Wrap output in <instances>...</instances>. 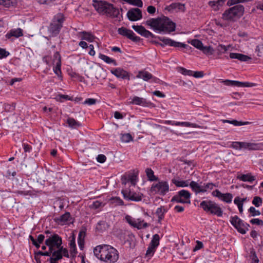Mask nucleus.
Instances as JSON below:
<instances>
[{
    "label": "nucleus",
    "instance_id": "1",
    "mask_svg": "<svg viewBox=\"0 0 263 263\" xmlns=\"http://www.w3.org/2000/svg\"><path fill=\"white\" fill-rule=\"evenodd\" d=\"M93 253L97 258L106 263H115L119 257L118 251L107 245L97 246L93 249Z\"/></svg>",
    "mask_w": 263,
    "mask_h": 263
},
{
    "label": "nucleus",
    "instance_id": "2",
    "mask_svg": "<svg viewBox=\"0 0 263 263\" xmlns=\"http://www.w3.org/2000/svg\"><path fill=\"white\" fill-rule=\"evenodd\" d=\"M146 24L159 32L170 33L176 28V24L165 16L151 18L146 22Z\"/></svg>",
    "mask_w": 263,
    "mask_h": 263
},
{
    "label": "nucleus",
    "instance_id": "3",
    "mask_svg": "<svg viewBox=\"0 0 263 263\" xmlns=\"http://www.w3.org/2000/svg\"><path fill=\"white\" fill-rule=\"evenodd\" d=\"M93 7L95 10L101 15H105L107 17L119 18L120 20V10L110 3L105 1H93Z\"/></svg>",
    "mask_w": 263,
    "mask_h": 263
},
{
    "label": "nucleus",
    "instance_id": "4",
    "mask_svg": "<svg viewBox=\"0 0 263 263\" xmlns=\"http://www.w3.org/2000/svg\"><path fill=\"white\" fill-rule=\"evenodd\" d=\"M64 20V15L61 13L57 14L53 17L48 29L50 36H55L59 34Z\"/></svg>",
    "mask_w": 263,
    "mask_h": 263
},
{
    "label": "nucleus",
    "instance_id": "5",
    "mask_svg": "<svg viewBox=\"0 0 263 263\" xmlns=\"http://www.w3.org/2000/svg\"><path fill=\"white\" fill-rule=\"evenodd\" d=\"M200 207L206 213L221 217L223 211L219 205L212 200H204L200 203Z\"/></svg>",
    "mask_w": 263,
    "mask_h": 263
},
{
    "label": "nucleus",
    "instance_id": "6",
    "mask_svg": "<svg viewBox=\"0 0 263 263\" xmlns=\"http://www.w3.org/2000/svg\"><path fill=\"white\" fill-rule=\"evenodd\" d=\"M230 222L238 232L242 234H246L249 230V224L245 222L236 215L231 217Z\"/></svg>",
    "mask_w": 263,
    "mask_h": 263
},
{
    "label": "nucleus",
    "instance_id": "7",
    "mask_svg": "<svg viewBox=\"0 0 263 263\" xmlns=\"http://www.w3.org/2000/svg\"><path fill=\"white\" fill-rule=\"evenodd\" d=\"M150 191L152 193L164 196L168 192L169 185L166 181H159L157 183L152 184Z\"/></svg>",
    "mask_w": 263,
    "mask_h": 263
},
{
    "label": "nucleus",
    "instance_id": "8",
    "mask_svg": "<svg viewBox=\"0 0 263 263\" xmlns=\"http://www.w3.org/2000/svg\"><path fill=\"white\" fill-rule=\"evenodd\" d=\"M45 244L48 247L50 251L58 250L60 249V247L62 246V238L58 234H54L46 239Z\"/></svg>",
    "mask_w": 263,
    "mask_h": 263
},
{
    "label": "nucleus",
    "instance_id": "9",
    "mask_svg": "<svg viewBox=\"0 0 263 263\" xmlns=\"http://www.w3.org/2000/svg\"><path fill=\"white\" fill-rule=\"evenodd\" d=\"M190 193L184 190L180 191L178 194L174 196L171 201H176L178 203H190Z\"/></svg>",
    "mask_w": 263,
    "mask_h": 263
},
{
    "label": "nucleus",
    "instance_id": "10",
    "mask_svg": "<svg viewBox=\"0 0 263 263\" xmlns=\"http://www.w3.org/2000/svg\"><path fill=\"white\" fill-rule=\"evenodd\" d=\"M126 221L132 227L140 230L148 227V223L144 222V220L140 218L135 219L130 216L127 215L125 217Z\"/></svg>",
    "mask_w": 263,
    "mask_h": 263
},
{
    "label": "nucleus",
    "instance_id": "11",
    "mask_svg": "<svg viewBox=\"0 0 263 263\" xmlns=\"http://www.w3.org/2000/svg\"><path fill=\"white\" fill-rule=\"evenodd\" d=\"M158 39L163 43V44H160L162 47H163L164 45H169L170 46L175 47L183 48L186 49L188 48H191V47H190L187 44L178 42L168 38H165L164 37H159Z\"/></svg>",
    "mask_w": 263,
    "mask_h": 263
},
{
    "label": "nucleus",
    "instance_id": "12",
    "mask_svg": "<svg viewBox=\"0 0 263 263\" xmlns=\"http://www.w3.org/2000/svg\"><path fill=\"white\" fill-rule=\"evenodd\" d=\"M124 198L128 200L140 201L142 200L143 195L132 191L130 189H125L122 191Z\"/></svg>",
    "mask_w": 263,
    "mask_h": 263
},
{
    "label": "nucleus",
    "instance_id": "13",
    "mask_svg": "<svg viewBox=\"0 0 263 263\" xmlns=\"http://www.w3.org/2000/svg\"><path fill=\"white\" fill-rule=\"evenodd\" d=\"M118 32L119 34L127 37L133 42H138L140 40V37L136 36L132 30L126 28H120L118 29Z\"/></svg>",
    "mask_w": 263,
    "mask_h": 263
},
{
    "label": "nucleus",
    "instance_id": "14",
    "mask_svg": "<svg viewBox=\"0 0 263 263\" xmlns=\"http://www.w3.org/2000/svg\"><path fill=\"white\" fill-rule=\"evenodd\" d=\"M127 16L131 21H137L142 17V11L137 8H132L127 13Z\"/></svg>",
    "mask_w": 263,
    "mask_h": 263
},
{
    "label": "nucleus",
    "instance_id": "15",
    "mask_svg": "<svg viewBox=\"0 0 263 263\" xmlns=\"http://www.w3.org/2000/svg\"><path fill=\"white\" fill-rule=\"evenodd\" d=\"M242 149L248 151H262L263 142L254 143L242 142Z\"/></svg>",
    "mask_w": 263,
    "mask_h": 263
},
{
    "label": "nucleus",
    "instance_id": "16",
    "mask_svg": "<svg viewBox=\"0 0 263 263\" xmlns=\"http://www.w3.org/2000/svg\"><path fill=\"white\" fill-rule=\"evenodd\" d=\"M111 73L116 77L123 80H130L129 73L121 68H114L111 70Z\"/></svg>",
    "mask_w": 263,
    "mask_h": 263
},
{
    "label": "nucleus",
    "instance_id": "17",
    "mask_svg": "<svg viewBox=\"0 0 263 263\" xmlns=\"http://www.w3.org/2000/svg\"><path fill=\"white\" fill-rule=\"evenodd\" d=\"M212 194L213 196H215L227 203H231L233 198L231 193L222 194L218 190L214 191Z\"/></svg>",
    "mask_w": 263,
    "mask_h": 263
},
{
    "label": "nucleus",
    "instance_id": "18",
    "mask_svg": "<svg viewBox=\"0 0 263 263\" xmlns=\"http://www.w3.org/2000/svg\"><path fill=\"white\" fill-rule=\"evenodd\" d=\"M132 28L139 34L145 37H154V35L141 25H133Z\"/></svg>",
    "mask_w": 263,
    "mask_h": 263
},
{
    "label": "nucleus",
    "instance_id": "19",
    "mask_svg": "<svg viewBox=\"0 0 263 263\" xmlns=\"http://www.w3.org/2000/svg\"><path fill=\"white\" fill-rule=\"evenodd\" d=\"M236 179L243 182L252 183L255 180L256 177L251 173L245 174L240 172H238L237 173Z\"/></svg>",
    "mask_w": 263,
    "mask_h": 263
},
{
    "label": "nucleus",
    "instance_id": "20",
    "mask_svg": "<svg viewBox=\"0 0 263 263\" xmlns=\"http://www.w3.org/2000/svg\"><path fill=\"white\" fill-rule=\"evenodd\" d=\"M136 77L137 78L142 79L145 81L152 79L154 82H156L158 80L157 78L154 77L151 73L145 70L139 71Z\"/></svg>",
    "mask_w": 263,
    "mask_h": 263
},
{
    "label": "nucleus",
    "instance_id": "21",
    "mask_svg": "<svg viewBox=\"0 0 263 263\" xmlns=\"http://www.w3.org/2000/svg\"><path fill=\"white\" fill-rule=\"evenodd\" d=\"M165 10L170 12H173L174 11L176 12L185 11V6L184 4L179 3H172L170 5L167 6L165 8Z\"/></svg>",
    "mask_w": 263,
    "mask_h": 263
},
{
    "label": "nucleus",
    "instance_id": "22",
    "mask_svg": "<svg viewBox=\"0 0 263 263\" xmlns=\"http://www.w3.org/2000/svg\"><path fill=\"white\" fill-rule=\"evenodd\" d=\"M22 36H23V30L20 28L11 29L6 34V38L8 39L12 36L18 38Z\"/></svg>",
    "mask_w": 263,
    "mask_h": 263
},
{
    "label": "nucleus",
    "instance_id": "23",
    "mask_svg": "<svg viewBox=\"0 0 263 263\" xmlns=\"http://www.w3.org/2000/svg\"><path fill=\"white\" fill-rule=\"evenodd\" d=\"M70 217V213L67 212L60 217L56 218L55 221L59 224L63 225L66 224L69 220Z\"/></svg>",
    "mask_w": 263,
    "mask_h": 263
},
{
    "label": "nucleus",
    "instance_id": "24",
    "mask_svg": "<svg viewBox=\"0 0 263 263\" xmlns=\"http://www.w3.org/2000/svg\"><path fill=\"white\" fill-rule=\"evenodd\" d=\"M226 2V0H217L216 1H210L208 3L209 5L215 11L219 9V7L222 6Z\"/></svg>",
    "mask_w": 263,
    "mask_h": 263
},
{
    "label": "nucleus",
    "instance_id": "25",
    "mask_svg": "<svg viewBox=\"0 0 263 263\" xmlns=\"http://www.w3.org/2000/svg\"><path fill=\"white\" fill-rule=\"evenodd\" d=\"M230 58L231 59H238L239 61L243 62L247 61L251 59L247 55L237 53H231L230 54Z\"/></svg>",
    "mask_w": 263,
    "mask_h": 263
},
{
    "label": "nucleus",
    "instance_id": "26",
    "mask_svg": "<svg viewBox=\"0 0 263 263\" xmlns=\"http://www.w3.org/2000/svg\"><path fill=\"white\" fill-rule=\"evenodd\" d=\"M189 185L192 188V190L194 191L196 193L205 192V190L202 189V186L199 185V184L195 181H191L190 183H189Z\"/></svg>",
    "mask_w": 263,
    "mask_h": 263
},
{
    "label": "nucleus",
    "instance_id": "27",
    "mask_svg": "<svg viewBox=\"0 0 263 263\" xmlns=\"http://www.w3.org/2000/svg\"><path fill=\"white\" fill-rule=\"evenodd\" d=\"M130 103L135 105L145 106L147 104V102L145 99L135 96L132 99Z\"/></svg>",
    "mask_w": 263,
    "mask_h": 263
},
{
    "label": "nucleus",
    "instance_id": "28",
    "mask_svg": "<svg viewBox=\"0 0 263 263\" xmlns=\"http://www.w3.org/2000/svg\"><path fill=\"white\" fill-rule=\"evenodd\" d=\"M167 212L166 208L164 206H161L158 208L156 212V214L158 217V222H160L161 221L164 217V214Z\"/></svg>",
    "mask_w": 263,
    "mask_h": 263
},
{
    "label": "nucleus",
    "instance_id": "29",
    "mask_svg": "<svg viewBox=\"0 0 263 263\" xmlns=\"http://www.w3.org/2000/svg\"><path fill=\"white\" fill-rule=\"evenodd\" d=\"M62 258V255L60 253V251L58 249L52 252V256L48 260L49 261L57 262Z\"/></svg>",
    "mask_w": 263,
    "mask_h": 263
},
{
    "label": "nucleus",
    "instance_id": "30",
    "mask_svg": "<svg viewBox=\"0 0 263 263\" xmlns=\"http://www.w3.org/2000/svg\"><path fill=\"white\" fill-rule=\"evenodd\" d=\"M172 182L177 187H186L189 185V180H179L174 178L172 180Z\"/></svg>",
    "mask_w": 263,
    "mask_h": 263
},
{
    "label": "nucleus",
    "instance_id": "31",
    "mask_svg": "<svg viewBox=\"0 0 263 263\" xmlns=\"http://www.w3.org/2000/svg\"><path fill=\"white\" fill-rule=\"evenodd\" d=\"M145 173L149 181H153L158 180V177L154 175V172L151 168H147L145 170Z\"/></svg>",
    "mask_w": 263,
    "mask_h": 263
},
{
    "label": "nucleus",
    "instance_id": "32",
    "mask_svg": "<svg viewBox=\"0 0 263 263\" xmlns=\"http://www.w3.org/2000/svg\"><path fill=\"white\" fill-rule=\"evenodd\" d=\"M67 123L70 127L74 128L79 127L81 125V124L78 121H76L74 119L70 117L68 118L67 120Z\"/></svg>",
    "mask_w": 263,
    "mask_h": 263
},
{
    "label": "nucleus",
    "instance_id": "33",
    "mask_svg": "<svg viewBox=\"0 0 263 263\" xmlns=\"http://www.w3.org/2000/svg\"><path fill=\"white\" fill-rule=\"evenodd\" d=\"M81 33L82 34V36L81 37L82 40H86L88 42H91L95 39V37L90 33L83 31Z\"/></svg>",
    "mask_w": 263,
    "mask_h": 263
},
{
    "label": "nucleus",
    "instance_id": "34",
    "mask_svg": "<svg viewBox=\"0 0 263 263\" xmlns=\"http://www.w3.org/2000/svg\"><path fill=\"white\" fill-rule=\"evenodd\" d=\"M99 58L105 62L107 64L112 63L114 65L116 66L117 65L116 61L110 58L109 57H107L103 54H100L99 55Z\"/></svg>",
    "mask_w": 263,
    "mask_h": 263
},
{
    "label": "nucleus",
    "instance_id": "35",
    "mask_svg": "<svg viewBox=\"0 0 263 263\" xmlns=\"http://www.w3.org/2000/svg\"><path fill=\"white\" fill-rule=\"evenodd\" d=\"M249 257L251 259V263L259 262V259L256 255L255 250L253 248L250 249Z\"/></svg>",
    "mask_w": 263,
    "mask_h": 263
},
{
    "label": "nucleus",
    "instance_id": "36",
    "mask_svg": "<svg viewBox=\"0 0 263 263\" xmlns=\"http://www.w3.org/2000/svg\"><path fill=\"white\" fill-rule=\"evenodd\" d=\"M16 4V0H0V5H3L7 8L13 6Z\"/></svg>",
    "mask_w": 263,
    "mask_h": 263
},
{
    "label": "nucleus",
    "instance_id": "37",
    "mask_svg": "<svg viewBox=\"0 0 263 263\" xmlns=\"http://www.w3.org/2000/svg\"><path fill=\"white\" fill-rule=\"evenodd\" d=\"M84 237H85V232H84L83 231L80 232V233L79 234L78 241V244L80 247V248L81 250H82L84 247Z\"/></svg>",
    "mask_w": 263,
    "mask_h": 263
},
{
    "label": "nucleus",
    "instance_id": "38",
    "mask_svg": "<svg viewBox=\"0 0 263 263\" xmlns=\"http://www.w3.org/2000/svg\"><path fill=\"white\" fill-rule=\"evenodd\" d=\"M55 67H53V71L57 75V76L59 78V79L62 80V72L61 70V63H55Z\"/></svg>",
    "mask_w": 263,
    "mask_h": 263
},
{
    "label": "nucleus",
    "instance_id": "39",
    "mask_svg": "<svg viewBox=\"0 0 263 263\" xmlns=\"http://www.w3.org/2000/svg\"><path fill=\"white\" fill-rule=\"evenodd\" d=\"M159 241H160V237L158 234H155L153 235L152 239L150 242V245H151L152 246L156 247L157 248V247L159 245Z\"/></svg>",
    "mask_w": 263,
    "mask_h": 263
},
{
    "label": "nucleus",
    "instance_id": "40",
    "mask_svg": "<svg viewBox=\"0 0 263 263\" xmlns=\"http://www.w3.org/2000/svg\"><path fill=\"white\" fill-rule=\"evenodd\" d=\"M190 43L193 46L199 49L200 50H201L203 46L202 42L198 39H194L192 40Z\"/></svg>",
    "mask_w": 263,
    "mask_h": 263
},
{
    "label": "nucleus",
    "instance_id": "41",
    "mask_svg": "<svg viewBox=\"0 0 263 263\" xmlns=\"http://www.w3.org/2000/svg\"><path fill=\"white\" fill-rule=\"evenodd\" d=\"M201 51H202L204 54L206 55H212L214 51L213 48L210 46H203L202 48L201 49Z\"/></svg>",
    "mask_w": 263,
    "mask_h": 263
},
{
    "label": "nucleus",
    "instance_id": "42",
    "mask_svg": "<svg viewBox=\"0 0 263 263\" xmlns=\"http://www.w3.org/2000/svg\"><path fill=\"white\" fill-rule=\"evenodd\" d=\"M176 126H182L185 127H197V125L195 123H191L187 122H176Z\"/></svg>",
    "mask_w": 263,
    "mask_h": 263
},
{
    "label": "nucleus",
    "instance_id": "43",
    "mask_svg": "<svg viewBox=\"0 0 263 263\" xmlns=\"http://www.w3.org/2000/svg\"><path fill=\"white\" fill-rule=\"evenodd\" d=\"M156 249L157 247L152 246L151 245L149 244L146 252V256L148 257H152V256H153L154 253L156 250Z\"/></svg>",
    "mask_w": 263,
    "mask_h": 263
},
{
    "label": "nucleus",
    "instance_id": "44",
    "mask_svg": "<svg viewBox=\"0 0 263 263\" xmlns=\"http://www.w3.org/2000/svg\"><path fill=\"white\" fill-rule=\"evenodd\" d=\"M121 140L123 142H129L133 140V137L130 134H124L121 135Z\"/></svg>",
    "mask_w": 263,
    "mask_h": 263
},
{
    "label": "nucleus",
    "instance_id": "45",
    "mask_svg": "<svg viewBox=\"0 0 263 263\" xmlns=\"http://www.w3.org/2000/svg\"><path fill=\"white\" fill-rule=\"evenodd\" d=\"M70 253L73 256L76 255L77 253V249L75 243L74 238H72V239L70 242Z\"/></svg>",
    "mask_w": 263,
    "mask_h": 263
},
{
    "label": "nucleus",
    "instance_id": "46",
    "mask_svg": "<svg viewBox=\"0 0 263 263\" xmlns=\"http://www.w3.org/2000/svg\"><path fill=\"white\" fill-rule=\"evenodd\" d=\"M256 84L250 82H241L238 81V83L237 84V87H251L255 86Z\"/></svg>",
    "mask_w": 263,
    "mask_h": 263
},
{
    "label": "nucleus",
    "instance_id": "47",
    "mask_svg": "<svg viewBox=\"0 0 263 263\" xmlns=\"http://www.w3.org/2000/svg\"><path fill=\"white\" fill-rule=\"evenodd\" d=\"M137 180V175L134 174H130L127 177V181H129L133 185H135Z\"/></svg>",
    "mask_w": 263,
    "mask_h": 263
},
{
    "label": "nucleus",
    "instance_id": "48",
    "mask_svg": "<svg viewBox=\"0 0 263 263\" xmlns=\"http://www.w3.org/2000/svg\"><path fill=\"white\" fill-rule=\"evenodd\" d=\"M230 146L235 149H242V142H232Z\"/></svg>",
    "mask_w": 263,
    "mask_h": 263
},
{
    "label": "nucleus",
    "instance_id": "49",
    "mask_svg": "<svg viewBox=\"0 0 263 263\" xmlns=\"http://www.w3.org/2000/svg\"><path fill=\"white\" fill-rule=\"evenodd\" d=\"M221 82V83H223L225 85L227 86H237V84L238 83L237 81H233L229 80H222Z\"/></svg>",
    "mask_w": 263,
    "mask_h": 263
},
{
    "label": "nucleus",
    "instance_id": "50",
    "mask_svg": "<svg viewBox=\"0 0 263 263\" xmlns=\"http://www.w3.org/2000/svg\"><path fill=\"white\" fill-rule=\"evenodd\" d=\"M15 107V104L12 103V104H5L4 105V110L7 112L13 111Z\"/></svg>",
    "mask_w": 263,
    "mask_h": 263
},
{
    "label": "nucleus",
    "instance_id": "51",
    "mask_svg": "<svg viewBox=\"0 0 263 263\" xmlns=\"http://www.w3.org/2000/svg\"><path fill=\"white\" fill-rule=\"evenodd\" d=\"M252 203L256 207H259L262 203V199L258 196H255L253 199Z\"/></svg>",
    "mask_w": 263,
    "mask_h": 263
},
{
    "label": "nucleus",
    "instance_id": "52",
    "mask_svg": "<svg viewBox=\"0 0 263 263\" xmlns=\"http://www.w3.org/2000/svg\"><path fill=\"white\" fill-rule=\"evenodd\" d=\"M249 212L250 213V217L259 215L260 214V212L258 210H256L253 206H251L249 208Z\"/></svg>",
    "mask_w": 263,
    "mask_h": 263
},
{
    "label": "nucleus",
    "instance_id": "53",
    "mask_svg": "<svg viewBox=\"0 0 263 263\" xmlns=\"http://www.w3.org/2000/svg\"><path fill=\"white\" fill-rule=\"evenodd\" d=\"M53 62L54 64L61 63V57L59 52L54 53Z\"/></svg>",
    "mask_w": 263,
    "mask_h": 263
},
{
    "label": "nucleus",
    "instance_id": "54",
    "mask_svg": "<svg viewBox=\"0 0 263 263\" xmlns=\"http://www.w3.org/2000/svg\"><path fill=\"white\" fill-rule=\"evenodd\" d=\"M216 185L213 183H208L206 184H204L202 185V189L205 190V192H206L208 190H212L213 189L214 187Z\"/></svg>",
    "mask_w": 263,
    "mask_h": 263
},
{
    "label": "nucleus",
    "instance_id": "55",
    "mask_svg": "<svg viewBox=\"0 0 263 263\" xmlns=\"http://www.w3.org/2000/svg\"><path fill=\"white\" fill-rule=\"evenodd\" d=\"M57 100H59L60 101H62V99H64L66 100H72V99L71 97H69L68 95H59L56 98Z\"/></svg>",
    "mask_w": 263,
    "mask_h": 263
},
{
    "label": "nucleus",
    "instance_id": "56",
    "mask_svg": "<svg viewBox=\"0 0 263 263\" xmlns=\"http://www.w3.org/2000/svg\"><path fill=\"white\" fill-rule=\"evenodd\" d=\"M250 124L249 122H242V121H238L236 120H232V124L235 126H241L248 125Z\"/></svg>",
    "mask_w": 263,
    "mask_h": 263
},
{
    "label": "nucleus",
    "instance_id": "57",
    "mask_svg": "<svg viewBox=\"0 0 263 263\" xmlns=\"http://www.w3.org/2000/svg\"><path fill=\"white\" fill-rule=\"evenodd\" d=\"M229 48V46H226L223 45H219L217 47V50L220 53H224L226 52Z\"/></svg>",
    "mask_w": 263,
    "mask_h": 263
},
{
    "label": "nucleus",
    "instance_id": "58",
    "mask_svg": "<svg viewBox=\"0 0 263 263\" xmlns=\"http://www.w3.org/2000/svg\"><path fill=\"white\" fill-rule=\"evenodd\" d=\"M58 250L60 251V253H61L62 256H64L67 258L69 257V254L67 249L64 248L63 246H61Z\"/></svg>",
    "mask_w": 263,
    "mask_h": 263
},
{
    "label": "nucleus",
    "instance_id": "59",
    "mask_svg": "<svg viewBox=\"0 0 263 263\" xmlns=\"http://www.w3.org/2000/svg\"><path fill=\"white\" fill-rule=\"evenodd\" d=\"M9 52L3 48H0V59L7 57Z\"/></svg>",
    "mask_w": 263,
    "mask_h": 263
},
{
    "label": "nucleus",
    "instance_id": "60",
    "mask_svg": "<svg viewBox=\"0 0 263 263\" xmlns=\"http://www.w3.org/2000/svg\"><path fill=\"white\" fill-rule=\"evenodd\" d=\"M250 222L253 224H256L257 226H262L263 221L258 218H254L250 220Z\"/></svg>",
    "mask_w": 263,
    "mask_h": 263
},
{
    "label": "nucleus",
    "instance_id": "61",
    "mask_svg": "<svg viewBox=\"0 0 263 263\" xmlns=\"http://www.w3.org/2000/svg\"><path fill=\"white\" fill-rule=\"evenodd\" d=\"M106 159V157L104 155L100 154L97 157V161L100 163H104Z\"/></svg>",
    "mask_w": 263,
    "mask_h": 263
},
{
    "label": "nucleus",
    "instance_id": "62",
    "mask_svg": "<svg viewBox=\"0 0 263 263\" xmlns=\"http://www.w3.org/2000/svg\"><path fill=\"white\" fill-rule=\"evenodd\" d=\"M96 102H97L96 99H93V98H89V99H86L84 101V104H88L89 105H93V104H96Z\"/></svg>",
    "mask_w": 263,
    "mask_h": 263
},
{
    "label": "nucleus",
    "instance_id": "63",
    "mask_svg": "<svg viewBox=\"0 0 263 263\" xmlns=\"http://www.w3.org/2000/svg\"><path fill=\"white\" fill-rule=\"evenodd\" d=\"M102 204V203L101 202H100L99 201H96L93 202L92 204L91 205V207L95 209H97L100 208Z\"/></svg>",
    "mask_w": 263,
    "mask_h": 263
},
{
    "label": "nucleus",
    "instance_id": "64",
    "mask_svg": "<svg viewBox=\"0 0 263 263\" xmlns=\"http://www.w3.org/2000/svg\"><path fill=\"white\" fill-rule=\"evenodd\" d=\"M182 73L184 75L192 76L193 71L191 70H187L184 68H181Z\"/></svg>",
    "mask_w": 263,
    "mask_h": 263
}]
</instances>
